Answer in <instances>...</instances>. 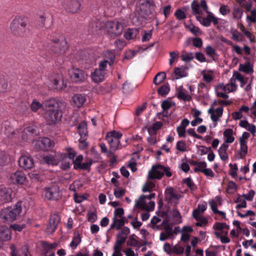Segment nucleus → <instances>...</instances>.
Wrapping results in <instances>:
<instances>
[{"instance_id":"f257e3e1","label":"nucleus","mask_w":256,"mask_h":256,"mask_svg":"<svg viewBox=\"0 0 256 256\" xmlns=\"http://www.w3.org/2000/svg\"><path fill=\"white\" fill-rule=\"evenodd\" d=\"M44 117L49 124H55L61 120L62 116V102L55 98H50L44 102Z\"/></svg>"},{"instance_id":"f03ea898","label":"nucleus","mask_w":256,"mask_h":256,"mask_svg":"<svg viewBox=\"0 0 256 256\" xmlns=\"http://www.w3.org/2000/svg\"><path fill=\"white\" fill-rule=\"evenodd\" d=\"M44 162L48 164L57 165L62 161L60 168L64 170H66L70 168L72 164L71 160L67 159L66 154H62L61 152L55 153L54 155L48 154L43 158Z\"/></svg>"},{"instance_id":"7ed1b4c3","label":"nucleus","mask_w":256,"mask_h":256,"mask_svg":"<svg viewBox=\"0 0 256 256\" xmlns=\"http://www.w3.org/2000/svg\"><path fill=\"white\" fill-rule=\"evenodd\" d=\"M21 202H17L13 207L2 209L0 212V218L4 222H10L16 219L22 212Z\"/></svg>"},{"instance_id":"20e7f679","label":"nucleus","mask_w":256,"mask_h":256,"mask_svg":"<svg viewBox=\"0 0 256 256\" xmlns=\"http://www.w3.org/2000/svg\"><path fill=\"white\" fill-rule=\"evenodd\" d=\"M68 48L67 42L62 37L52 40L48 45L49 50L56 56L64 54Z\"/></svg>"},{"instance_id":"39448f33","label":"nucleus","mask_w":256,"mask_h":256,"mask_svg":"<svg viewBox=\"0 0 256 256\" xmlns=\"http://www.w3.org/2000/svg\"><path fill=\"white\" fill-rule=\"evenodd\" d=\"M125 24L122 20L120 21H109L107 22L105 24V28L108 34L112 38L120 35L125 26Z\"/></svg>"},{"instance_id":"423d86ee","label":"nucleus","mask_w":256,"mask_h":256,"mask_svg":"<svg viewBox=\"0 0 256 256\" xmlns=\"http://www.w3.org/2000/svg\"><path fill=\"white\" fill-rule=\"evenodd\" d=\"M26 23L20 16L14 18L10 24V29L12 33L17 36H22L26 32Z\"/></svg>"},{"instance_id":"0eeeda50","label":"nucleus","mask_w":256,"mask_h":256,"mask_svg":"<svg viewBox=\"0 0 256 256\" xmlns=\"http://www.w3.org/2000/svg\"><path fill=\"white\" fill-rule=\"evenodd\" d=\"M153 172H150L148 173V178L149 179H158L160 180L163 176L165 174L167 177H170L172 173L170 172V167H166L161 164H158L152 166Z\"/></svg>"},{"instance_id":"6e6552de","label":"nucleus","mask_w":256,"mask_h":256,"mask_svg":"<svg viewBox=\"0 0 256 256\" xmlns=\"http://www.w3.org/2000/svg\"><path fill=\"white\" fill-rule=\"evenodd\" d=\"M122 136L121 133L115 130L107 133L106 140L112 150H115L118 148L120 143V140Z\"/></svg>"},{"instance_id":"1a4fd4ad","label":"nucleus","mask_w":256,"mask_h":256,"mask_svg":"<svg viewBox=\"0 0 256 256\" xmlns=\"http://www.w3.org/2000/svg\"><path fill=\"white\" fill-rule=\"evenodd\" d=\"M82 0H64L62 2L63 8L68 12L76 13L81 6Z\"/></svg>"},{"instance_id":"9d476101","label":"nucleus","mask_w":256,"mask_h":256,"mask_svg":"<svg viewBox=\"0 0 256 256\" xmlns=\"http://www.w3.org/2000/svg\"><path fill=\"white\" fill-rule=\"evenodd\" d=\"M42 195L49 200H57L60 198V190L56 186L46 188L43 192Z\"/></svg>"},{"instance_id":"9b49d317","label":"nucleus","mask_w":256,"mask_h":256,"mask_svg":"<svg viewBox=\"0 0 256 256\" xmlns=\"http://www.w3.org/2000/svg\"><path fill=\"white\" fill-rule=\"evenodd\" d=\"M156 8L154 0H146L140 4V10L144 15L148 16L152 14Z\"/></svg>"},{"instance_id":"f8f14e48","label":"nucleus","mask_w":256,"mask_h":256,"mask_svg":"<svg viewBox=\"0 0 256 256\" xmlns=\"http://www.w3.org/2000/svg\"><path fill=\"white\" fill-rule=\"evenodd\" d=\"M69 74L74 82H80L84 80L85 72L79 68H72L70 71Z\"/></svg>"},{"instance_id":"ddd939ff","label":"nucleus","mask_w":256,"mask_h":256,"mask_svg":"<svg viewBox=\"0 0 256 256\" xmlns=\"http://www.w3.org/2000/svg\"><path fill=\"white\" fill-rule=\"evenodd\" d=\"M26 179V176L22 172L16 171L11 174L10 181L15 184H23Z\"/></svg>"},{"instance_id":"4468645a","label":"nucleus","mask_w":256,"mask_h":256,"mask_svg":"<svg viewBox=\"0 0 256 256\" xmlns=\"http://www.w3.org/2000/svg\"><path fill=\"white\" fill-rule=\"evenodd\" d=\"M10 229L7 226L0 225V248L2 246L4 242L10 240Z\"/></svg>"},{"instance_id":"2eb2a0df","label":"nucleus","mask_w":256,"mask_h":256,"mask_svg":"<svg viewBox=\"0 0 256 256\" xmlns=\"http://www.w3.org/2000/svg\"><path fill=\"white\" fill-rule=\"evenodd\" d=\"M36 146L40 150L46 151L54 147V142L48 138H43L36 142Z\"/></svg>"},{"instance_id":"dca6fc26","label":"nucleus","mask_w":256,"mask_h":256,"mask_svg":"<svg viewBox=\"0 0 256 256\" xmlns=\"http://www.w3.org/2000/svg\"><path fill=\"white\" fill-rule=\"evenodd\" d=\"M12 190L10 188H4L0 189V202L6 203L12 199Z\"/></svg>"},{"instance_id":"f3484780","label":"nucleus","mask_w":256,"mask_h":256,"mask_svg":"<svg viewBox=\"0 0 256 256\" xmlns=\"http://www.w3.org/2000/svg\"><path fill=\"white\" fill-rule=\"evenodd\" d=\"M60 218L57 214L52 215L50 218L49 224L46 228L48 233L52 234L56 230L57 225L60 222Z\"/></svg>"},{"instance_id":"a211bd4d","label":"nucleus","mask_w":256,"mask_h":256,"mask_svg":"<svg viewBox=\"0 0 256 256\" xmlns=\"http://www.w3.org/2000/svg\"><path fill=\"white\" fill-rule=\"evenodd\" d=\"M19 165L24 170L31 168L34 166L33 159L26 156H22L18 160Z\"/></svg>"},{"instance_id":"6ab92c4d","label":"nucleus","mask_w":256,"mask_h":256,"mask_svg":"<svg viewBox=\"0 0 256 256\" xmlns=\"http://www.w3.org/2000/svg\"><path fill=\"white\" fill-rule=\"evenodd\" d=\"M36 134V130L33 126H30L24 128L22 132L21 137L23 140L28 141L32 139Z\"/></svg>"},{"instance_id":"aec40b11","label":"nucleus","mask_w":256,"mask_h":256,"mask_svg":"<svg viewBox=\"0 0 256 256\" xmlns=\"http://www.w3.org/2000/svg\"><path fill=\"white\" fill-rule=\"evenodd\" d=\"M208 112L210 114L211 120L214 122H216L222 116L223 108L222 107H219L216 109L210 108Z\"/></svg>"},{"instance_id":"412c9836","label":"nucleus","mask_w":256,"mask_h":256,"mask_svg":"<svg viewBox=\"0 0 256 256\" xmlns=\"http://www.w3.org/2000/svg\"><path fill=\"white\" fill-rule=\"evenodd\" d=\"M165 198L168 202H172V200H178L181 196V195L174 192L173 188L170 187L166 189Z\"/></svg>"},{"instance_id":"4be33fe9","label":"nucleus","mask_w":256,"mask_h":256,"mask_svg":"<svg viewBox=\"0 0 256 256\" xmlns=\"http://www.w3.org/2000/svg\"><path fill=\"white\" fill-rule=\"evenodd\" d=\"M174 234L172 228L171 226L167 225L164 228V230L162 232L160 236V241H164L172 236Z\"/></svg>"},{"instance_id":"5701e85b","label":"nucleus","mask_w":256,"mask_h":256,"mask_svg":"<svg viewBox=\"0 0 256 256\" xmlns=\"http://www.w3.org/2000/svg\"><path fill=\"white\" fill-rule=\"evenodd\" d=\"M72 101L74 106L80 108L86 101V98L82 94H76L72 96Z\"/></svg>"},{"instance_id":"b1692460","label":"nucleus","mask_w":256,"mask_h":256,"mask_svg":"<svg viewBox=\"0 0 256 256\" xmlns=\"http://www.w3.org/2000/svg\"><path fill=\"white\" fill-rule=\"evenodd\" d=\"M41 245L42 248V252L44 256H46L51 250L54 249L58 246L56 242L50 244L46 241H42Z\"/></svg>"},{"instance_id":"393cba45","label":"nucleus","mask_w":256,"mask_h":256,"mask_svg":"<svg viewBox=\"0 0 256 256\" xmlns=\"http://www.w3.org/2000/svg\"><path fill=\"white\" fill-rule=\"evenodd\" d=\"M52 24V20L50 18H48L44 14L39 16L38 20V26L40 28H48Z\"/></svg>"},{"instance_id":"a878e982","label":"nucleus","mask_w":256,"mask_h":256,"mask_svg":"<svg viewBox=\"0 0 256 256\" xmlns=\"http://www.w3.org/2000/svg\"><path fill=\"white\" fill-rule=\"evenodd\" d=\"M104 71L96 69L92 74V78L96 83L102 82L104 80Z\"/></svg>"},{"instance_id":"bb28decb","label":"nucleus","mask_w":256,"mask_h":256,"mask_svg":"<svg viewBox=\"0 0 256 256\" xmlns=\"http://www.w3.org/2000/svg\"><path fill=\"white\" fill-rule=\"evenodd\" d=\"M240 144V150L238 152L240 158H244L248 152L247 140H244L242 139L239 140Z\"/></svg>"},{"instance_id":"cd10ccee","label":"nucleus","mask_w":256,"mask_h":256,"mask_svg":"<svg viewBox=\"0 0 256 256\" xmlns=\"http://www.w3.org/2000/svg\"><path fill=\"white\" fill-rule=\"evenodd\" d=\"M188 70V67L186 66H181L180 68H175L174 74L178 77L176 78H182L184 77H186L188 76V72H186V70Z\"/></svg>"},{"instance_id":"c85d7f7f","label":"nucleus","mask_w":256,"mask_h":256,"mask_svg":"<svg viewBox=\"0 0 256 256\" xmlns=\"http://www.w3.org/2000/svg\"><path fill=\"white\" fill-rule=\"evenodd\" d=\"M208 14L206 17L204 18L201 16H196L197 20L204 26L208 27L210 26V12H208Z\"/></svg>"},{"instance_id":"c756f323","label":"nucleus","mask_w":256,"mask_h":256,"mask_svg":"<svg viewBox=\"0 0 256 256\" xmlns=\"http://www.w3.org/2000/svg\"><path fill=\"white\" fill-rule=\"evenodd\" d=\"M138 34V28H128L124 33V36L126 40H131L135 38Z\"/></svg>"},{"instance_id":"7c9ffc66","label":"nucleus","mask_w":256,"mask_h":256,"mask_svg":"<svg viewBox=\"0 0 256 256\" xmlns=\"http://www.w3.org/2000/svg\"><path fill=\"white\" fill-rule=\"evenodd\" d=\"M206 54L212 59L216 62L218 58V54L216 50L210 46H208L205 49Z\"/></svg>"},{"instance_id":"2f4dec72","label":"nucleus","mask_w":256,"mask_h":256,"mask_svg":"<svg viewBox=\"0 0 256 256\" xmlns=\"http://www.w3.org/2000/svg\"><path fill=\"white\" fill-rule=\"evenodd\" d=\"M87 124L86 122L82 121L80 123L78 126V132L80 136L85 137L88 133L87 131Z\"/></svg>"},{"instance_id":"473e14b6","label":"nucleus","mask_w":256,"mask_h":256,"mask_svg":"<svg viewBox=\"0 0 256 256\" xmlns=\"http://www.w3.org/2000/svg\"><path fill=\"white\" fill-rule=\"evenodd\" d=\"M237 85L236 84V80L233 76L230 80L228 84L224 87V90H228V92H232L236 91L237 89Z\"/></svg>"},{"instance_id":"72a5a7b5","label":"nucleus","mask_w":256,"mask_h":256,"mask_svg":"<svg viewBox=\"0 0 256 256\" xmlns=\"http://www.w3.org/2000/svg\"><path fill=\"white\" fill-rule=\"evenodd\" d=\"M234 202L239 203L236 206V208L237 210L240 209L242 208H246V202L242 195L240 196L238 194V197L234 200Z\"/></svg>"},{"instance_id":"f704fd0d","label":"nucleus","mask_w":256,"mask_h":256,"mask_svg":"<svg viewBox=\"0 0 256 256\" xmlns=\"http://www.w3.org/2000/svg\"><path fill=\"white\" fill-rule=\"evenodd\" d=\"M233 130L232 128L226 129L224 132V136L226 138V142L231 144L234 140V138L232 136Z\"/></svg>"},{"instance_id":"c9c22d12","label":"nucleus","mask_w":256,"mask_h":256,"mask_svg":"<svg viewBox=\"0 0 256 256\" xmlns=\"http://www.w3.org/2000/svg\"><path fill=\"white\" fill-rule=\"evenodd\" d=\"M238 70L240 71L246 73L252 72H253V66L250 62H247L244 64H240Z\"/></svg>"},{"instance_id":"e433bc0d","label":"nucleus","mask_w":256,"mask_h":256,"mask_svg":"<svg viewBox=\"0 0 256 256\" xmlns=\"http://www.w3.org/2000/svg\"><path fill=\"white\" fill-rule=\"evenodd\" d=\"M145 195L141 196L136 201L135 206L141 210L146 209V202Z\"/></svg>"},{"instance_id":"4c0bfd02","label":"nucleus","mask_w":256,"mask_h":256,"mask_svg":"<svg viewBox=\"0 0 256 256\" xmlns=\"http://www.w3.org/2000/svg\"><path fill=\"white\" fill-rule=\"evenodd\" d=\"M44 106V104H42L36 100L34 99L30 104V108L32 111L36 112H37L38 110L43 108Z\"/></svg>"},{"instance_id":"58836bf2","label":"nucleus","mask_w":256,"mask_h":256,"mask_svg":"<svg viewBox=\"0 0 256 256\" xmlns=\"http://www.w3.org/2000/svg\"><path fill=\"white\" fill-rule=\"evenodd\" d=\"M10 162L9 156L4 152L0 151V165L5 166Z\"/></svg>"},{"instance_id":"ea45409f","label":"nucleus","mask_w":256,"mask_h":256,"mask_svg":"<svg viewBox=\"0 0 256 256\" xmlns=\"http://www.w3.org/2000/svg\"><path fill=\"white\" fill-rule=\"evenodd\" d=\"M218 204H221V198L218 196H216L215 200H212L210 202V205L213 212L218 210L217 208Z\"/></svg>"},{"instance_id":"a19ab883","label":"nucleus","mask_w":256,"mask_h":256,"mask_svg":"<svg viewBox=\"0 0 256 256\" xmlns=\"http://www.w3.org/2000/svg\"><path fill=\"white\" fill-rule=\"evenodd\" d=\"M126 238V236H124L120 234H118L114 246L122 248V244L125 242Z\"/></svg>"},{"instance_id":"79ce46f5","label":"nucleus","mask_w":256,"mask_h":256,"mask_svg":"<svg viewBox=\"0 0 256 256\" xmlns=\"http://www.w3.org/2000/svg\"><path fill=\"white\" fill-rule=\"evenodd\" d=\"M94 162L92 159H88L84 162H82L80 164V166L78 168V170H88L89 171Z\"/></svg>"},{"instance_id":"37998d69","label":"nucleus","mask_w":256,"mask_h":256,"mask_svg":"<svg viewBox=\"0 0 256 256\" xmlns=\"http://www.w3.org/2000/svg\"><path fill=\"white\" fill-rule=\"evenodd\" d=\"M166 78V74L164 72L158 73L154 79V83L156 85L160 84Z\"/></svg>"},{"instance_id":"c03bdc74","label":"nucleus","mask_w":256,"mask_h":256,"mask_svg":"<svg viewBox=\"0 0 256 256\" xmlns=\"http://www.w3.org/2000/svg\"><path fill=\"white\" fill-rule=\"evenodd\" d=\"M81 242V237L80 235L74 234L72 240L70 244V246L72 248L75 249Z\"/></svg>"},{"instance_id":"a18cd8bd","label":"nucleus","mask_w":256,"mask_h":256,"mask_svg":"<svg viewBox=\"0 0 256 256\" xmlns=\"http://www.w3.org/2000/svg\"><path fill=\"white\" fill-rule=\"evenodd\" d=\"M162 126V124L160 122H156L151 128L148 129V132L150 134H156V131L160 130Z\"/></svg>"},{"instance_id":"49530a36","label":"nucleus","mask_w":256,"mask_h":256,"mask_svg":"<svg viewBox=\"0 0 256 256\" xmlns=\"http://www.w3.org/2000/svg\"><path fill=\"white\" fill-rule=\"evenodd\" d=\"M191 8L194 14L200 16L202 14V11L200 8V6L198 2H193L191 4Z\"/></svg>"},{"instance_id":"de8ad7c7","label":"nucleus","mask_w":256,"mask_h":256,"mask_svg":"<svg viewBox=\"0 0 256 256\" xmlns=\"http://www.w3.org/2000/svg\"><path fill=\"white\" fill-rule=\"evenodd\" d=\"M243 15V10L240 8H234L232 16L234 19L236 20H240Z\"/></svg>"},{"instance_id":"09e8293b","label":"nucleus","mask_w":256,"mask_h":256,"mask_svg":"<svg viewBox=\"0 0 256 256\" xmlns=\"http://www.w3.org/2000/svg\"><path fill=\"white\" fill-rule=\"evenodd\" d=\"M7 126L6 124H5V130L4 131L6 135L9 138H12L13 137L15 136V135L17 134V133L18 132V131H14V130L11 127L8 126V128H6V126Z\"/></svg>"},{"instance_id":"8fccbe9b","label":"nucleus","mask_w":256,"mask_h":256,"mask_svg":"<svg viewBox=\"0 0 256 256\" xmlns=\"http://www.w3.org/2000/svg\"><path fill=\"white\" fill-rule=\"evenodd\" d=\"M170 90V88L168 84L161 86L158 90V94L162 96H165Z\"/></svg>"},{"instance_id":"3c124183","label":"nucleus","mask_w":256,"mask_h":256,"mask_svg":"<svg viewBox=\"0 0 256 256\" xmlns=\"http://www.w3.org/2000/svg\"><path fill=\"white\" fill-rule=\"evenodd\" d=\"M183 183L186 184L188 188L191 190H194L196 189L197 187L192 180L190 178H187L183 180Z\"/></svg>"},{"instance_id":"603ef678","label":"nucleus","mask_w":256,"mask_h":256,"mask_svg":"<svg viewBox=\"0 0 256 256\" xmlns=\"http://www.w3.org/2000/svg\"><path fill=\"white\" fill-rule=\"evenodd\" d=\"M104 56L106 58L109 60L108 63L110 65L112 64L115 58L114 52L112 51L106 50L104 52Z\"/></svg>"},{"instance_id":"864d4df0","label":"nucleus","mask_w":256,"mask_h":256,"mask_svg":"<svg viewBox=\"0 0 256 256\" xmlns=\"http://www.w3.org/2000/svg\"><path fill=\"white\" fill-rule=\"evenodd\" d=\"M83 160V156L82 155L78 156L76 159L72 160V164H74V168L78 170V168L80 166V164Z\"/></svg>"},{"instance_id":"5fc2aeb1","label":"nucleus","mask_w":256,"mask_h":256,"mask_svg":"<svg viewBox=\"0 0 256 256\" xmlns=\"http://www.w3.org/2000/svg\"><path fill=\"white\" fill-rule=\"evenodd\" d=\"M102 27V26H98V23H96L95 22H91L89 26L88 30L90 34H94L98 30H100V28Z\"/></svg>"},{"instance_id":"6e6d98bb","label":"nucleus","mask_w":256,"mask_h":256,"mask_svg":"<svg viewBox=\"0 0 256 256\" xmlns=\"http://www.w3.org/2000/svg\"><path fill=\"white\" fill-rule=\"evenodd\" d=\"M207 206L206 204H199L196 209H195L193 211V216L194 218H196V213H197V214H199L200 212L203 213L206 209Z\"/></svg>"},{"instance_id":"4d7b16f0","label":"nucleus","mask_w":256,"mask_h":256,"mask_svg":"<svg viewBox=\"0 0 256 256\" xmlns=\"http://www.w3.org/2000/svg\"><path fill=\"white\" fill-rule=\"evenodd\" d=\"M62 154H66L67 158L70 160H73L76 156V152L72 148H66V152L62 153Z\"/></svg>"},{"instance_id":"13d9d810","label":"nucleus","mask_w":256,"mask_h":256,"mask_svg":"<svg viewBox=\"0 0 256 256\" xmlns=\"http://www.w3.org/2000/svg\"><path fill=\"white\" fill-rule=\"evenodd\" d=\"M182 60L185 62H190L194 58L193 54L190 52H183L181 56Z\"/></svg>"},{"instance_id":"bf43d9fd","label":"nucleus","mask_w":256,"mask_h":256,"mask_svg":"<svg viewBox=\"0 0 256 256\" xmlns=\"http://www.w3.org/2000/svg\"><path fill=\"white\" fill-rule=\"evenodd\" d=\"M126 190L118 188L114 190V196L117 198H121L126 193Z\"/></svg>"},{"instance_id":"052dcab7","label":"nucleus","mask_w":256,"mask_h":256,"mask_svg":"<svg viewBox=\"0 0 256 256\" xmlns=\"http://www.w3.org/2000/svg\"><path fill=\"white\" fill-rule=\"evenodd\" d=\"M207 166V164L205 162H200L198 163L196 167H195L194 169V172H201L202 170H204L206 168Z\"/></svg>"},{"instance_id":"680f3d73","label":"nucleus","mask_w":256,"mask_h":256,"mask_svg":"<svg viewBox=\"0 0 256 256\" xmlns=\"http://www.w3.org/2000/svg\"><path fill=\"white\" fill-rule=\"evenodd\" d=\"M154 186L155 184L154 182H148L144 186L142 190L143 192H150Z\"/></svg>"},{"instance_id":"e2e57ef3","label":"nucleus","mask_w":256,"mask_h":256,"mask_svg":"<svg viewBox=\"0 0 256 256\" xmlns=\"http://www.w3.org/2000/svg\"><path fill=\"white\" fill-rule=\"evenodd\" d=\"M8 82L4 77H0V92H4L8 88Z\"/></svg>"},{"instance_id":"0e129e2a","label":"nucleus","mask_w":256,"mask_h":256,"mask_svg":"<svg viewBox=\"0 0 256 256\" xmlns=\"http://www.w3.org/2000/svg\"><path fill=\"white\" fill-rule=\"evenodd\" d=\"M246 19L251 23L256 22V9H254L250 11V15H248Z\"/></svg>"},{"instance_id":"69168bd1","label":"nucleus","mask_w":256,"mask_h":256,"mask_svg":"<svg viewBox=\"0 0 256 256\" xmlns=\"http://www.w3.org/2000/svg\"><path fill=\"white\" fill-rule=\"evenodd\" d=\"M192 45L198 48H200L202 46V40L201 38L196 37L192 38Z\"/></svg>"},{"instance_id":"338daca9","label":"nucleus","mask_w":256,"mask_h":256,"mask_svg":"<svg viewBox=\"0 0 256 256\" xmlns=\"http://www.w3.org/2000/svg\"><path fill=\"white\" fill-rule=\"evenodd\" d=\"M132 16V22L136 24L137 23H138L142 20V18L144 17V16L141 15L138 12H134Z\"/></svg>"},{"instance_id":"774afa93","label":"nucleus","mask_w":256,"mask_h":256,"mask_svg":"<svg viewBox=\"0 0 256 256\" xmlns=\"http://www.w3.org/2000/svg\"><path fill=\"white\" fill-rule=\"evenodd\" d=\"M219 11L222 16H226L230 12V9L228 6L223 4L220 6Z\"/></svg>"}]
</instances>
